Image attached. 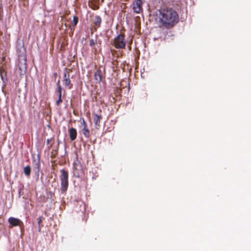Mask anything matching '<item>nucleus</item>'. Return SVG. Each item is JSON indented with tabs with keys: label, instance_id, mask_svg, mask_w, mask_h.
Instances as JSON below:
<instances>
[{
	"label": "nucleus",
	"instance_id": "obj_21",
	"mask_svg": "<svg viewBox=\"0 0 251 251\" xmlns=\"http://www.w3.org/2000/svg\"><path fill=\"white\" fill-rule=\"evenodd\" d=\"M0 75H1V76L2 77V79H3V74H4L5 75H6V73L5 72V71H2L1 70H0Z\"/></svg>",
	"mask_w": 251,
	"mask_h": 251
},
{
	"label": "nucleus",
	"instance_id": "obj_18",
	"mask_svg": "<svg viewBox=\"0 0 251 251\" xmlns=\"http://www.w3.org/2000/svg\"><path fill=\"white\" fill-rule=\"evenodd\" d=\"M78 22V18L77 16H74L73 17V21L72 23V25L73 26V27L75 28V27L77 25V23Z\"/></svg>",
	"mask_w": 251,
	"mask_h": 251
},
{
	"label": "nucleus",
	"instance_id": "obj_15",
	"mask_svg": "<svg viewBox=\"0 0 251 251\" xmlns=\"http://www.w3.org/2000/svg\"><path fill=\"white\" fill-rule=\"evenodd\" d=\"M82 132L84 136L86 138H89L90 136V130L88 128V126H84L82 129Z\"/></svg>",
	"mask_w": 251,
	"mask_h": 251
},
{
	"label": "nucleus",
	"instance_id": "obj_19",
	"mask_svg": "<svg viewBox=\"0 0 251 251\" xmlns=\"http://www.w3.org/2000/svg\"><path fill=\"white\" fill-rule=\"evenodd\" d=\"M97 43V39H91L89 41V45L91 47H93Z\"/></svg>",
	"mask_w": 251,
	"mask_h": 251
},
{
	"label": "nucleus",
	"instance_id": "obj_13",
	"mask_svg": "<svg viewBox=\"0 0 251 251\" xmlns=\"http://www.w3.org/2000/svg\"><path fill=\"white\" fill-rule=\"evenodd\" d=\"M101 21H102L101 19L100 16L97 15L95 17L94 21V25L96 26V28H95L96 29L97 28L100 27V26Z\"/></svg>",
	"mask_w": 251,
	"mask_h": 251
},
{
	"label": "nucleus",
	"instance_id": "obj_16",
	"mask_svg": "<svg viewBox=\"0 0 251 251\" xmlns=\"http://www.w3.org/2000/svg\"><path fill=\"white\" fill-rule=\"evenodd\" d=\"M31 167L28 165L24 168V173L27 177H29L31 174Z\"/></svg>",
	"mask_w": 251,
	"mask_h": 251
},
{
	"label": "nucleus",
	"instance_id": "obj_1",
	"mask_svg": "<svg viewBox=\"0 0 251 251\" xmlns=\"http://www.w3.org/2000/svg\"><path fill=\"white\" fill-rule=\"evenodd\" d=\"M158 12V23L161 26L169 29L178 22L179 16L174 9L164 7L159 9Z\"/></svg>",
	"mask_w": 251,
	"mask_h": 251
},
{
	"label": "nucleus",
	"instance_id": "obj_6",
	"mask_svg": "<svg viewBox=\"0 0 251 251\" xmlns=\"http://www.w3.org/2000/svg\"><path fill=\"white\" fill-rule=\"evenodd\" d=\"M142 4L143 2L141 0H136L133 3L132 9L133 11L137 14L142 12L143 11Z\"/></svg>",
	"mask_w": 251,
	"mask_h": 251
},
{
	"label": "nucleus",
	"instance_id": "obj_11",
	"mask_svg": "<svg viewBox=\"0 0 251 251\" xmlns=\"http://www.w3.org/2000/svg\"><path fill=\"white\" fill-rule=\"evenodd\" d=\"M93 116L95 125L97 128L100 126V120L102 119V116L100 115H99L97 114H93Z\"/></svg>",
	"mask_w": 251,
	"mask_h": 251
},
{
	"label": "nucleus",
	"instance_id": "obj_4",
	"mask_svg": "<svg viewBox=\"0 0 251 251\" xmlns=\"http://www.w3.org/2000/svg\"><path fill=\"white\" fill-rule=\"evenodd\" d=\"M18 70L21 75L25 74L27 69L26 57H22L18 59Z\"/></svg>",
	"mask_w": 251,
	"mask_h": 251
},
{
	"label": "nucleus",
	"instance_id": "obj_12",
	"mask_svg": "<svg viewBox=\"0 0 251 251\" xmlns=\"http://www.w3.org/2000/svg\"><path fill=\"white\" fill-rule=\"evenodd\" d=\"M69 134L72 141L75 140L77 136V131L75 128H71L69 130Z\"/></svg>",
	"mask_w": 251,
	"mask_h": 251
},
{
	"label": "nucleus",
	"instance_id": "obj_10",
	"mask_svg": "<svg viewBox=\"0 0 251 251\" xmlns=\"http://www.w3.org/2000/svg\"><path fill=\"white\" fill-rule=\"evenodd\" d=\"M8 221L13 226H20L21 224H22V222L19 219L14 217H10L8 219Z\"/></svg>",
	"mask_w": 251,
	"mask_h": 251
},
{
	"label": "nucleus",
	"instance_id": "obj_22",
	"mask_svg": "<svg viewBox=\"0 0 251 251\" xmlns=\"http://www.w3.org/2000/svg\"><path fill=\"white\" fill-rule=\"evenodd\" d=\"M50 141H51V139H48L47 140V145H49L50 143Z\"/></svg>",
	"mask_w": 251,
	"mask_h": 251
},
{
	"label": "nucleus",
	"instance_id": "obj_8",
	"mask_svg": "<svg viewBox=\"0 0 251 251\" xmlns=\"http://www.w3.org/2000/svg\"><path fill=\"white\" fill-rule=\"evenodd\" d=\"M17 52L18 59L22 57H26V50L24 45H18L17 46Z\"/></svg>",
	"mask_w": 251,
	"mask_h": 251
},
{
	"label": "nucleus",
	"instance_id": "obj_9",
	"mask_svg": "<svg viewBox=\"0 0 251 251\" xmlns=\"http://www.w3.org/2000/svg\"><path fill=\"white\" fill-rule=\"evenodd\" d=\"M57 92L58 93V99L56 101V105L57 106H59L62 102V87L60 84V80H58L57 84Z\"/></svg>",
	"mask_w": 251,
	"mask_h": 251
},
{
	"label": "nucleus",
	"instance_id": "obj_17",
	"mask_svg": "<svg viewBox=\"0 0 251 251\" xmlns=\"http://www.w3.org/2000/svg\"><path fill=\"white\" fill-rule=\"evenodd\" d=\"M44 219V218L42 217V216H40L39 217L38 219H37V220H38V231L39 232L41 231V227L43 226V225H42V221H43V219Z\"/></svg>",
	"mask_w": 251,
	"mask_h": 251
},
{
	"label": "nucleus",
	"instance_id": "obj_23",
	"mask_svg": "<svg viewBox=\"0 0 251 251\" xmlns=\"http://www.w3.org/2000/svg\"><path fill=\"white\" fill-rule=\"evenodd\" d=\"M99 8V6H94V8H93V9H98Z\"/></svg>",
	"mask_w": 251,
	"mask_h": 251
},
{
	"label": "nucleus",
	"instance_id": "obj_7",
	"mask_svg": "<svg viewBox=\"0 0 251 251\" xmlns=\"http://www.w3.org/2000/svg\"><path fill=\"white\" fill-rule=\"evenodd\" d=\"M73 169L74 170V174L77 176H79L81 174L83 173L82 166L78 161L74 162Z\"/></svg>",
	"mask_w": 251,
	"mask_h": 251
},
{
	"label": "nucleus",
	"instance_id": "obj_20",
	"mask_svg": "<svg viewBox=\"0 0 251 251\" xmlns=\"http://www.w3.org/2000/svg\"><path fill=\"white\" fill-rule=\"evenodd\" d=\"M81 124L83 126V127L87 126V124L83 118L82 119Z\"/></svg>",
	"mask_w": 251,
	"mask_h": 251
},
{
	"label": "nucleus",
	"instance_id": "obj_24",
	"mask_svg": "<svg viewBox=\"0 0 251 251\" xmlns=\"http://www.w3.org/2000/svg\"><path fill=\"white\" fill-rule=\"evenodd\" d=\"M54 76H55V77H56V76H57V73H54Z\"/></svg>",
	"mask_w": 251,
	"mask_h": 251
},
{
	"label": "nucleus",
	"instance_id": "obj_3",
	"mask_svg": "<svg viewBox=\"0 0 251 251\" xmlns=\"http://www.w3.org/2000/svg\"><path fill=\"white\" fill-rule=\"evenodd\" d=\"M126 45V41L125 38V35L119 34L114 40V46L116 49H125Z\"/></svg>",
	"mask_w": 251,
	"mask_h": 251
},
{
	"label": "nucleus",
	"instance_id": "obj_2",
	"mask_svg": "<svg viewBox=\"0 0 251 251\" xmlns=\"http://www.w3.org/2000/svg\"><path fill=\"white\" fill-rule=\"evenodd\" d=\"M60 173L61 174L59 176L61 181L60 190L62 193H64L67 191L68 187L69 175L68 171L65 170V169L61 170Z\"/></svg>",
	"mask_w": 251,
	"mask_h": 251
},
{
	"label": "nucleus",
	"instance_id": "obj_14",
	"mask_svg": "<svg viewBox=\"0 0 251 251\" xmlns=\"http://www.w3.org/2000/svg\"><path fill=\"white\" fill-rule=\"evenodd\" d=\"M94 78L96 80L99 82L101 81V71L100 69H98L95 72L94 75Z\"/></svg>",
	"mask_w": 251,
	"mask_h": 251
},
{
	"label": "nucleus",
	"instance_id": "obj_5",
	"mask_svg": "<svg viewBox=\"0 0 251 251\" xmlns=\"http://www.w3.org/2000/svg\"><path fill=\"white\" fill-rule=\"evenodd\" d=\"M70 71L71 70L68 71L67 68H65L63 75V83L65 87H68L69 89H71L73 87V84L71 83L70 80Z\"/></svg>",
	"mask_w": 251,
	"mask_h": 251
}]
</instances>
